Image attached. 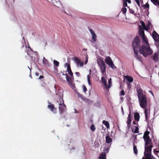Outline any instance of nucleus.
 <instances>
[{
	"label": "nucleus",
	"mask_w": 159,
	"mask_h": 159,
	"mask_svg": "<svg viewBox=\"0 0 159 159\" xmlns=\"http://www.w3.org/2000/svg\"><path fill=\"white\" fill-rule=\"evenodd\" d=\"M149 133L150 132L148 131H147L146 132H145V133H144L143 137V139L150 138V137L149 136Z\"/></svg>",
	"instance_id": "nucleus-20"
},
{
	"label": "nucleus",
	"mask_w": 159,
	"mask_h": 159,
	"mask_svg": "<svg viewBox=\"0 0 159 159\" xmlns=\"http://www.w3.org/2000/svg\"><path fill=\"white\" fill-rule=\"evenodd\" d=\"M39 73L38 72H36L35 73V75L37 76H39Z\"/></svg>",
	"instance_id": "nucleus-62"
},
{
	"label": "nucleus",
	"mask_w": 159,
	"mask_h": 159,
	"mask_svg": "<svg viewBox=\"0 0 159 159\" xmlns=\"http://www.w3.org/2000/svg\"><path fill=\"white\" fill-rule=\"evenodd\" d=\"M83 90L84 92H85L87 90V88H86V86L84 85H83Z\"/></svg>",
	"instance_id": "nucleus-50"
},
{
	"label": "nucleus",
	"mask_w": 159,
	"mask_h": 159,
	"mask_svg": "<svg viewBox=\"0 0 159 159\" xmlns=\"http://www.w3.org/2000/svg\"><path fill=\"white\" fill-rule=\"evenodd\" d=\"M89 31L90 32V33H91L92 34H93V33H95L94 32V31L92 30L91 29H90L89 30Z\"/></svg>",
	"instance_id": "nucleus-51"
},
{
	"label": "nucleus",
	"mask_w": 159,
	"mask_h": 159,
	"mask_svg": "<svg viewBox=\"0 0 159 159\" xmlns=\"http://www.w3.org/2000/svg\"><path fill=\"white\" fill-rule=\"evenodd\" d=\"M152 147L153 146L152 145L145 146L144 156L142 159H156L151 154L152 148Z\"/></svg>",
	"instance_id": "nucleus-3"
},
{
	"label": "nucleus",
	"mask_w": 159,
	"mask_h": 159,
	"mask_svg": "<svg viewBox=\"0 0 159 159\" xmlns=\"http://www.w3.org/2000/svg\"><path fill=\"white\" fill-rule=\"evenodd\" d=\"M144 141L145 142V146L148 145H152V140L150 138H149L144 139Z\"/></svg>",
	"instance_id": "nucleus-14"
},
{
	"label": "nucleus",
	"mask_w": 159,
	"mask_h": 159,
	"mask_svg": "<svg viewBox=\"0 0 159 159\" xmlns=\"http://www.w3.org/2000/svg\"><path fill=\"white\" fill-rule=\"evenodd\" d=\"M137 93L138 94V98L141 97L145 95L143 94V90L141 88L138 89L137 88L136 89Z\"/></svg>",
	"instance_id": "nucleus-12"
},
{
	"label": "nucleus",
	"mask_w": 159,
	"mask_h": 159,
	"mask_svg": "<svg viewBox=\"0 0 159 159\" xmlns=\"http://www.w3.org/2000/svg\"><path fill=\"white\" fill-rule=\"evenodd\" d=\"M27 54L28 55H29V56H30V57H31V59L33 60V55L34 54H30L28 52H27Z\"/></svg>",
	"instance_id": "nucleus-44"
},
{
	"label": "nucleus",
	"mask_w": 159,
	"mask_h": 159,
	"mask_svg": "<svg viewBox=\"0 0 159 159\" xmlns=\"http://www.w3.org/2000/svg\"><path fill=\"white\" fill-rule=\"evenodd\" d=\"M101 80L102 83L103 84L105 87H107V80L105 79L104 77L103 76L102 77Z\"/></svg>",
	"instance_id": "nucleus-19"
},
{
	"label": "nucleus",
	"mask_w": 159,
	"mask_h": 159,
	"mask_svg": "<svg viewBox=\"0 0 159 159\" xmlns=\"http://www.w3.org/2000/svg\"><path fill=\"white\" fill-rule=\"evenodd\" d=\"M111 78H110L108 80V86H107V87H105L108 90H109V88L110 87L111 85Z\"/></svg>",
	"instance_id": "nucleus-26"
},
{
	"label": "nucleus",
	"mask_w": 159,
	"mask_h": 159,
	"mask_svg": "<svg viewBox=\"0 0 159 159\" xmlns=\"http://www.w3.org/2000/svg\"><path fill=\"white\" fill-rule=\"evenodd\" d=\"M139 127L138 126H136L134 130V132L136 133H139Z\"/></svg>",
	"instance_id": "nucleus-38"
},
{
	"label": "nucleus",
	"mask_w": 159,
	"mask_h": 159,
	"mask_svg": "<svg viewBox=\"0 0 159 159\" xmlns=\"http://www.w3.org/2000/svg\"><path fill=\"white\" fill-rule=\"evenodd\" d=\"M152 37L155 42H159V35L154 30L152 32Z\"/></svg>",
	"instance_id": "nucleus-9"
},
{
	"label": "nucleus",
	"mask_w": 159,
	"mask_h": 159,
	"mask_svg": "<svg viewBox=\"0 0 159 159\" xmlns=\"http://www.w3.org/2000/svg\"><path fill=\"white\" fill-rule=\"evenodd\" d=\"M44 78V77L43 75H40L39 78V79H43Z\"/></svg>",
	"instance_id": "nucleus-56"
},
{
	"label": "nucleus",
	"mask_w": 159,
	"mask_h": 159,
	"mask_svg": "<svg viewBox=\"0 0 159 159\" xmlns=\"http://www.w3.org/2000/svg\"><path fill=\"white\" fill-rule=\"evenodd\" d=\"M133 150L134 153L136 155H137L138 153V150L137 148V147L134 144Z\"/></svg>",
	"instance_id": "nucleus-29"
},
{
	"label": "nucleus",
	"mask_w": 159,
	"mask_h": 159,
	"mask_svg": "<svg viewBox=\"0 0 159 159\" xmlns=\"http://www.w3.org/2000/svg\"><path fill=\"white\" fill-rule=\"evenodd\" d=\"M96 128L95 127V125L94 124H92L90 127V129L93 132L95 131Z\"/></svg>",
	"instance_id": "nucleus-35"
},
{
	"label": "nucleus",
	"mask_w": 159,
	"mask_h": 159,
	"mask_svg": "<svg viewBox=\"0 0 159 159\" xmlns=\"http://www.w3.org/2000/svg\"><path fill=\"white\" fill-rule=\"evenodd\" d=\"M158 54L155 52L153 56V59L155 61H158Z\"/></svg>",
	"instance_id": "nucleus-18"
},
{
	"label": "nucleus",
	"mask_w": 159,
	"mask_h": 159,
	"mask_svg": "<svg viewBox=\"0 0 159 159\" xmlns=\"http://www.w3.org/2000/svg\"><path fill=\"white\" fill-rule=\"evenodd\" d=\"M48 108L54 114L57 113V108H55L53 104H52L51 102H48Z\"/></svg>",
	"instance_id": "nucleus-8"
},
{
	"label": "nucleus",
	"mask_w": 159,
	"mask_h": 159,
	"mask_svg": "<svg viewBox=\"0 0 159 159\" xmlns=\"http://www.w3.org/2000/svg\"><path fill=\"white\" fill-rule=\"evenodd\" d=\"M144 109H145L144 113H145V115L146 119L147 120L148 119V109L146 108H144Z\"/></svg>",
	"instance_id": "nucleus-33"
},
{
	"label": "nucleus",
	"mask_w": 159,
	"mask_h": 159,
	"mask_svg": "<svg viewBox=\"0 0 159 159\" xmlns=\"http://www.w3.org/2000/svg\"><path fill=\"white\" fill-rule=\"evenodd\" d=\"M91 70H90L89 71V75H87V80H90V78L91 77Z\"/></svg>",
	"instance_id": "nucleus-48"
},
{
	"label": "nucleus",
	"mask_w": 159,
	"mask_h": 159,
	"mask_svg": "<svg viewBox=\"0 0 159 159\" xmlns=\"http://www.w3.org/2000/svg\"><path fill=\"white\" fill-rule=\"evenodd\" d=\"M75 73L77 76H80V73L79 72H76Z\"/></svg>",
	"instance_id": "nucleus-53"
},
{
	"label": "nucleus",
	"mask_w": 159,
	"mask_h": 159,
	"mask_svg": "<svg viewBox=\"0 0 159 159\" xmlns=\"http://www.w3.org/2000/svg\"><path fill=\"white\" fill-rule=\"evenodd\" d=\"M25 47L26 48V45L25 43H24L23 45V46H22V48H24Z\"/></svg>",
	"instance_id": "nucleus-60"
},
{
	"label": "nucleus",
	"mask_w": 159,
	"mask_h": 159,
	"mask_svg": "<svg viewBox=\"0 0 159 159\" xmlns=\"http://www.w3.org/2000/svg\"><path fill=\"white\" fill-rule=\"evenodd\" d=\"M140 40L138 36H136L132 42V46L135 57L142 62V58L140 55L138 54V49L140 46Z\"/></svg>",
	"instance_id": "nucleus-1"
},
{
	"label": "nucleus",
	"mask_w": 159,
	"mask_h": 159,
	"mask_svg": "<svg viewBox=\"0 0 159 159\" xmlns=\"http://www.w3.org/2000/svg\"><path fill=\"white\" fill-rule=\"evenodd\" d=\"M129 11L130 12L133 14H135V12L132 9L129 8Z\"/></svg>",
	"instance_id": "nucleus-42"
},
{
	"label": "nucleus",
	"mask_w": 159,
	"mask_h": 159,
	"mask_svg": "<svg viewBox=\"0 0 159 159\" xmlns=\"http://www.w3.org/2000/svg\"><path fill=\"white\" fill-rule=\"evenodd\" d=\"M120 95H125V92L123 90H122L121 91Z\"/></svg>",
	"instance_id": "nucleus-47"
},
{
	"label": "nucleus",
	"mask_w": 159,
	"mask_h": 159,
	"mask_svg": "<svg viewBox=\"0 0 159 159\" xmlns=\"http://www.w3.org/2000/svg\"><path fill=\"white\" fill-rule=\"evenodd\" d=\"M98 63L100 67L101 70L106 69L105 64L103 60L102 59L99 60L98 61Z\"/></svg>",
	"instance_id": "nucleus-11"
},
{
	"label": "nucleus",
	"mask_w": 159,
	"mask_h": 159,
	"mask_svg": "<svg viewBox=\"0 0 159 159\" xmlns=\"http://www.w3.org/2000/svg\"><path fill=\"white\" fill-rule=\"evenodd\" d=\"M135 1L136 3L137 4L138 6L140 7V4L139 0H135Z\"/></svg>",
	"instance_id": "nucleus-49"
},
{
	"label": "nucleus",
	"mask_w": 159,
	"mask_h": 159,
	"mask_svg": "<svg viewBox=\"0 0 159 159\" xmlns=\"http://www.w3.org/2000/svg\"><path fill=\"white\" fill-rule=\"evenodd\" d=\"M125 1H126L127 2H128L129 3H130L131 2L130 0H126Z\"/></svg>",
	"instance_id": "nucleus-59"
},
{
	"label": "nucleus",
	"mask_w": 159,
	"mask_h": 159,
	"mask_svg": "<svg viewBox=\"0 0 159 159\" xmlns=\"http://www.w3.org/2000/svg\"><path fill=\"white\" fill-rule=\"evenodd\" d=\"M88 80V84L89 85H91V82H90V80Z\"/></svg>",
	"instance_id": "nucleus-61"
},
{
	"label": "nucleus",
	"mask_w": 159,
	"mask_h": 159,
	"mask_svg": "<svg viewBox=\"0 0 159 159\" xmlns=\"http://www.w3.org/2000/svg\"><path fill=\"white\" fill-rule=\"evenodd\" d=\"M133 123L134 125H137L138 124V123H136L134 121H133Z\"/></svg>",
	"instance_id": "nucleus-63"
},
{
	"label": "nucleus",
	"mask_w": 159,
	"mask_h": 159,
	"mask_svg": "<svg viewBox=\"0 0 159 159\" xmlns=\"http://www.w3.org/2000/svg\"><path fill=\"white\" fill-rule=\"evenodd\" d=\"M141 38L142 39L143 41L146 44H149L148 43V41L147 39V38L145 36V35L142 37Z\"/></svg>",
	"instance_id": "nucleus-23"
},
{
	"label": "nucleus",
	"mask_w": 159,
	"mask_h": 159,
	"mask_svg": "<svg viewBox=\"0 0 159 159\" xmlns=\"http://www.w3.org/2000/svg\"><path fill=\"white\" fill-rule=\"evenodd\" d=\"M64 67L65 68H67V70H71L70 65L69 63H66L64 65Z\"/></svg>",
	"instance_id": "nucleus-31"
},
{
	"label": "nucleus",
	"mask_w": 159,
	"mask_h": 159,
	"mask_svg": "<svg viewBox=\"0 0 159 159\" xmlns=\"http://www.w3.org/2000/svg\"><path fill=\"white\" fill-rule=\"evenodd\" d=\"M102 123L107 128H109V124L108 121L104 120L102 121Z\"/></svg>",
	"instance_id": "nucleus-28"
},
{
	"label": "nucleus",
	"mask_w": 159,
	"mask_h": 159,
	"mask_svg": "<svg viewBox=\"0 0 159 159\" xmlns=\"http://www.w3.org/2000/svg\"><path fill=\"white\" fill-rule=\"evenodd\" d=\"M43 63L46 66L50 67L52 66V65L50 63L45 57H43Z\"/></svg>",
	"instance_id": "nucleus-13"
},
{
	"label": "nucleus",
	"mask_w": 159,
	"mask_h": 159,
	"mask_svg": "<svg viewBox=\"0 0 159 159\" xmlns=\"http://www.w3.org/2000/svg\"><path fill=\"white\" fill-rule=\"evenodd\" d=\"M99 159H106V155L105 153H101L99 157Z\"/></svg>",
	"instance_id": "nucleus-25"
},
{
	"label": "nucleus",
	"mask_w": 159,
	"mask_h": 159,
	"mask_svg": "<svg viewBox=\"0 0 159 159\" xmlns=\"http://www.w3.org/2000/svg\"><path fill=\"white\" fill-rule=\"evenodd\" d=\"M102 73L104 76L106 77L107 75L106 73V70H102Z\"/></svg>",
	"instance_id": "nucleus-40"
},
{
	"label": "nucleus",
	"mask_w": 159,
	"mask_h": 159,
	"mask_svg": "<svg viewBox=\"0 0 159 159\" xmlns=\"http://www.w3.org/2000/svg\"><path fill=\"white\" fill-rule=\"evenodd\" d=\"M127 9L125 7H123L122 9V11L124 14H125L126 12Z\"/></svg>",
	"instance_id": "nucleus-36"
},
{
	"label": "nucleus",
	"mask_w": 159,
	"mask_h": 159,
	"mask_svg": "<svg viewBox=\"0 0 159 159\" xmlns=\"http://www.w3.org/2000/svg\"><path fill=\"white\" fill-rule=\"evenodd\" d=\"M140 105L141 107L143 108L146 107L147 104V97L146 95H143L138 98Z\"/></svg>",
	"instance_id": "nucleus-4"
},
{
	"label": "nucleus",
	"mask_w": 159,
	"mask_h": 159,
	"mask_svg": "<svg viewBox=\"0 0 159 159\" xmlns=\"http://www.w3.org/2000/svg\"><path fill=\"white\" fill-rule=\"evenodd\" d=\"M75 113H78V112L76 111V110L75 109Z\"/></svg>",
	"instance_id": "nucleus-64"
},
{
	"label": "nucleus",
	"mask_w": 159,
	"mask_h": 159,
	"mask_svg": "<svg viewBox=\"0 0 159 159\" xmlns=\"http://www.w3.org/2000/svg\"><path fill=\"white\" fill-rule=\"evenodd\" d=\"M92 35V39L94 41H95L96 40L97 36H96L95 33H93V34Z\"/></svg>",
	"instance_id": "nucleus-34"
},
{
	"label": "nucleus",
	"mask_w": 159,
	"mask_h": 159,
	"mask_svg": "<svg viewBox=\"0 0 159 159\" xmlns=\"http://www.w3.org/2000/svg\"><path fill=\"white\" fill-rule=\"evenodd\" d=\"M141 25L143 27V28L145 30H147V29L146 28V26L144 23L143 21H142L141 23Z\"/></svg>",
	"instance_id": "nucleus-41"
},
{
	"label": "nucleus",
	"mask_w": 159,
	"mask_h": 159,
	"mask_svg": "<svg viewBox=\"0 0 159 159\" xmlns=\"http://www.w3.org/2000/svg\"><path fill=\"white\" fill-rule=\"evenodd\" d=\"M149 92L150 93H151L153 96H154V95H153V93L152 92V91L151 90H149Z\"/></svg>",
	"instance_id": "nucleus-58"
},
{
	"label": "nucleus",
	"mask_w": 159,
	"mask_h": 159,
	"mask_svg": "<svg viewBox=\"0 0 159 159\" xmlns=\"http://www.w3.org/2000/svg\"><path fill=\"white\" fill-rule=\"evenodd\" d=\"M132 118V115L131 113V111L130 110H129V113L128 115V116L127 118L131 119Z\"/></svg>",
	"instance_id": "nucleus-43"
},
{
	"label": "nucleus",
	"mask_w": 159,
	"mask_h": 159,
	"mask_svg": "<svg viewBox=\"0 0 159 159\" xmlns=\"http://www.w3.org/2000/svg\"><path fill=\"white\" fill-rule=\"evenodd\" d=\"M136 136L134 137V139L133 140V145L134 146V144H135V143H137V142H136Z\"/></svg>",
	"instance_id": "nucleus-46"
},
{
	"label": "nucleus",
	"mask_w": 159,
	"mask_h": 159,
	"mask_svg": "<svg viewBox=\"0 0 159 159\" xmlns=\"http://www.w3.org/2000/svg\"><path fill=\"white\" fill-rule=\"evenodd\" d=\"M134 119L137 121H138L140 119L139 114L138 112H135L134 114Z\"/></svg>",
	"instance_id": "nucleus-15"
},
{
	"label": "nucleus",
	"mask_w": 159,
	"mask_h": 159,
	"mask_svg": "<svg viewBox=\"0 0 159 159\" xmlns=\"http://www.w3.org/2000/svg\"><path fill=\"white\" fill-rule=\"evenodd\" d=\"M156 43L155 44V45H156V46L157 47H158L159 46V43H158L156 42Z\"/></svg>",
	"instance_id": "nucleus-54"
},
{
	"label": "nucleus",
	"mask_w": 159,
	"mask_h": 159,
	"mask_svg": "<svg viewBox=\"0 0 159 159\" xmlns=\"http://www.w3.org/2000/svg\"><path fill=\"white\" fill-rule=\"evenodd\" d=\"M58 107L59 113L60 114H62L66 110V106L65 104L60 105Z\"/></svg>",
	"instance_id": "nucleus-10"
},
{
	"label": "nucleus",
	"mask_w": 159,
	"mask_h": 159,
	"mask_svg": "<svg viewBox=\"0 0 159 159\" xmlns=\"http://www.w3.org/2000/svg\"><path fill=\"white\" fill-rule=\"evenodd\" d=\"M139 35L141 36V37L145 35L144 34V31L142 29L139 30Z\"/></svg>",
	"instance_id": "nucleus-24"
},
{
	"label": "nucleus",
	"mask_w": 159,
	"mask_h": 159,
	"mask_svg": "<svg viewBox=\"0 0 159 159\" xmlns=\"http://www.w3.org/2000/svg\"><path fill=\"white\" fill-rule=\"evenodd\" d=\"M57 102L58 103L59 105L64 104V100L61 98H59V101H57Z\"/></svg>",
	"instance_id": "nucleus-30"
},
{
	"label": "nucleus",
	"mask_w": 159,
	"mask_h": 159,
	"mask_svg": "<svg viewBox=\"0 0 159 159\" xmlns=\"http://www.w3.org/2000/svg\"><path fill=\"white\" fill-rule=\"evenodd\" d=\"M105 61L107 64L112 69H114L116 68L113 62H112L111 58L109 56L105 58Z\"/></svg>",
	"instance_id": "nucleus-5"
},
{
	"label": "nucleus",
	"mask_w": 159,
	"mask_h": 159,
	"mask_svg": "<svg viewBox=\"0 0 159 159\" xmlns=\"http://www.w3.org/2000/svg\"><path fill=\"white\" fill-rule=\"evenodd\" d=\"M153 150H154V153H155V152H157V153L159 152V151H158V150L156 151L155 149H154Z\"/></svg>",
	"instance_id": "nucleus-57"
},
{
	"label": "nucleus",
	"mask_w": 159,
	"mask_h": 159,
	"mask_svg": "<svg viewBox=\"0 0 159 159\" xmlns=\"http://www.w3.org/2000/svg\"><path fill=\"white\" fill-rule=\"evenodd\" d=\"M109 150V148H107L106 149H105L104 150V151L106 153H107L108 152Z\"/></svg>",
	"instance_id": "nucleus-52"
},
{
	"label": "nucleus",
	"mask_w": 159,
	"mask_h": 159,
	"mask_svg": "<svg viewBox=\"0 0 159 159\" xmlns=\"http://www.w3.org/2000/svg\"><path fill=\"white\" fill-rule=\"evenodd\" d=\"M155 5H159V1L158 0H150Z\"/></svg>",
	"instance_id": "nucleus-32"
},
{
	"label": "nucleus",
	"mask_w": 159,
	"mask_h": 159,
	"mask_svg": "<svg viewBox=\"0 0 159 159\" xmlns=\"http://www.w3.org/2000/svg\"><path fill=\"white\" fill-rule=\"evenodd\" d=\"M61 72L62 73V75L65 76L64 78L66 79L68 82L70 83L72 82V80L71 78L68 76V71H67V70L65 71L63 70L62 71H61Z\"/></svg>",
	"instance_id": "nucleus-7"
},
{
	"label": "nucleus",
	"mask_w": 159,
	"mask_h": 159,
	"mask_svg": "<svg viewBox=\"0 0 159 159\" xmlns=\"http://www.w3.org/2000/svg\"><path fill=\"white\" fill-rule=\"evenodd\" d=\"M85 58H86V60L84 62V63L85 64H86L88 61V57L87 55V56H86Z\"/></svg>",
	"instance_id": "nucleus-45"
},
{
	"label": "nucleus",
	"mask_w": 159,
	"mask_h": 159,
	"mask_svg": "<svg viewBox=\"0 0 159 159\" xmlns=\"http://www.w3.org/2000/svg\"><path fill=\"white\" fill-rule=\"evenodd\" d=\"M71 70H67V71H68V74H69L72 77H73V74Z\"/></svg>",
	"instance_id": "nucleus-37"
},
{
	"label": "nucleus",
	"mask_w": 159,
	"mask_h": 159,
	"mask_svg": "<svg viewBox=\"0 0 159 159\" xmlns=\"http://www.w3.org/2000/svg\"><path fill=\"white\" fill-rule=\"evenodd\" d=\"M142 7H143L144 9L148 8V10L149 8V5L148 2H147L146 4L142 5Z\"/></svg>",
	"instance_id": "nucleus-27"
},
{
	"label": "nucleus",
	"mask_w": 159,
	"mask_h": 159,
	"mask_svg": "<svg viewBox=\"0 0 159 159\" xmlns=\"http://www.w3.org/2000/svg\"><path fill=\"white\" fill-rule=\"evenodd\" d=\"M131 121H132V120H131V119L127 118V120L126 122V123L127 124V127L128 129L130 128V125H131Z\"/></svg>",
	"instance_id": "nucleus-21"
},
{
	"label": "nucleus",
	"mask_w": 159,
	"mask_h": 159,
	"mask_svg": "<svg viewBox=\"0 0 159 159\" xmlns=\"http://www.w3.org/2000/svg\"><path fill=\"white\" fill-rule=\"evenodd\" d=\"M125 78L129 82H132L133 81V78L130 76L126 75L125 76Z\"/></svg>",
	"instance_id": "nucleus-17"
},
{
	"label": "nucleus",
	"mask_w": 159,
	"mask_h": 159,
	"mask_svg": "<svg viewBox=\"0 0 159 159\" xmlns=\"http://www.w3.org/2000/svg\"><path fill=\"white\" fill-rule=\"evenodd\" d=\"M150 24H151V23H148V24L147 25V28H148L147 29H149V27Z\"/></svg>",
	"instance_id": "nucleus-55"
},
{
	"label": "nucleus",
	"mask_w": 159,
	"mask_h": 159,
	"mask_svg": "<svg viewBox=\"0 0 159 159\" xmlns=\"http://www.w3.org/2000/svg\"><path fill=\"white\" fill-rule=\"evenodd\" d=\"M139 48L140 53L142 54L145 57H147L153 53V51L150 48L149 44H146V45H142Z\"/></svg>",
	"instance_id": "nucleus-2"
},
{
	"label": "nucleus",
	"mask_w": 159,
	"mask_h": 159,
	"mask_svg": "<svg viewBox=\"0 0 159 159\" xmlns=\"http://www.w3.org/2000/svg\"><path fill=\"white\" fill-rule=\"evenodd\" d=\"M123 6L124 7H128L127 3V2L126 1H124L123 2Z\"/></svg>",
	"instance_id": "nucleus-39"
},
{
	"label": "nucleus",
	"mask_w": 159,
	"mask_h": 159,
	"mask_svg": "<svg viewBox=\"0 0 159 159\" xmlns=\"http://www.w3.org/2000/svg\"><path fill=\"white\" fill-rule=\"evenodd\" d=\"M53 63L54 67L55 69L56 67H58L59 66V63L58 61L54 60H53Z\"/></svg>",
	"instance_id": "nucleus-22"
},
{
	"label": "nucleus",
	"mask_w": 159,
	"mask_h": 159,
	"mask_svg": "<svg viewBox=\"0 0 159 159\" xmlns=\"http://www.w3.org/2000/svg\"><path fill=\"white\" fill-rule=\"evenodd\" d=\"M72 59L74 61L78 66L81 67L83 65V62L77 57H74Z\"/></svg>",
	"instance_id": "nucleus-6"
},
{
	"label": "nucleus",
	"mask_w": 159,
	"mask_h": 159,
	"mask_svg": "<svg viewBox=\"0 0 159 159\" xmlns=\"http://www.w3.org/2000/svg\"><path fill=\"white\" fill-rule=\"evenodd\" d=\"M112 139L110 138L109 134H107L106 137V141L107 143H110L112 142Z\"/></svg>",
	"instance_id": "nucleus-16"
}]
</instances>
